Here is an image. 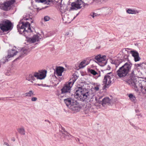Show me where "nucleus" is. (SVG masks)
<instances>
[{
    "instance_id": "33",
    "label": "nucleus",
    "mask_w": 146,
    "mask_h": 146,
    "mask_svg": "<svg viewBox=\"0 0 146 146\" xmlns=\"http://www.w3.org/2000/svg\"><path fill=\"white\" fill-rule=\"evenodd\" d=\"M37 100V98L36 97H32L31 98V101L32 102H36Z\"/></svg>"
},
{
    "instance_id": "18",
    "label": "nucleus",
    "mask_w": 146,
    "mask_h": 146,
    "mask_svg": "<svg viewBox=\"0 0 146 146\" xmlns=\"http://www.w3.org/2000/svg\"><path fill=\"white\" fill-rule=\"evenodd\" d=\"M130 52L132 56L134 57L135 62L138 61L140 60V58L139 57V54L137 52L134 51H131Z\"/></svg>"
},
{
    "instance_id": "8",
    "label": "nucleus",
    "mask_w": 146,
    "mask_h": 146,
    "mask_svg": "<svg viewBox=\"0 0 146 146\" xmlns=\"http://www.w3.org/2000/svg\"><path fill=\"white\" fill-rule=\"evenodd\" d=\"M75 1L71 4L70 9L76 10L81 8L84 6V3L83 0H74Z\"/></svg>"
},
{
    "instance_id": "19",
    "label": "nucleus",
    "mask_w": 146,
    "mask_h": 146,
    "mask_svg": "<svg viewBox=\"0 0 146 146\" xmlns=\"http://www.w3.org/2000/svg\"><path fill=\"white\" fill-rule=\"evenodd\" d=\"M89 62L86 60H83L81 61L78 64L79 68H83L89 64Z\"/></svg>"
},
{
    "instance_id": "32",
    "label": "nucleus",
    "mask_w": 146,
    "mask_h": 146,
    "mask_svg": "<svg viewBox=\"0 0 146 146\" xmlns=\"http://www.w3.org/2000/svg\"><path fill=\"white\" fill-rule=\"evenodd\" d=\"M44 19L45 21H47L49 20L50 18L48 16H46L44 17Z\"/></svg>"
},
{
    "instance_id": "28",
    "label": "nucleus",
    "mask_w": 146,
    "mask_h": 146,
    "mask_svg": "<svg viewBox=\"0 0 146 146\" xmlns=\"http://www.w3.org/2000/svg\"><path fill=\"white\" fill-rule=\"evenodd\" d=\"M62 134L65 137L67 138L71 137H72L71 135L66 131H64L62 132Z\"/></svg>"
},
{
    "instance_id": "42",
    "label": "nucleus",
    "mask_w": 146,
    "mask_h": 146,
    "mask_svg": "<svg viewBox=\"0 0 146 146\" xmlns=\"http://www.w3.org/2000/svg\"><path fill=\"white\" fill-rule=\"evenodd\" d=\"M61 78V79H62V78H63L62 77H61V78Z\"/></svg>"
},
{
    "instance_id": "13",
    "label": "nucleus",
    "mask_w": 146,
    "mask_h": 146,
    "mask_svg": "<svg viewBox=\"0 0 146 146\" xmlns=\"http://www.w3.org/2000/svg\"><path fill=\"white\" fill-rule=\"evenodd\" d=\"M15 2V0H12L11 1L5 2L2 5L3 9L5 10H7L10 9L11 5Z\"/></svg>"
},
{
    "instance_id": "27",
    "label": "nucleus",
    "mask_w": 146,
    "mask_h": 146,
    "mask_svg": "<svg viewBox=\"0 0 146 146\" xmlns=\"http://www.w3.org/2000/svg\"><path fill=\"white\" fill-rule=\"evenodd\" d=\"M25 96L28 97H31L34 95V92L32 90H30L29 92L25 94Z\"/></svg>"
},
{
    "instance_id": "9",
    "label": "nucleus",
    "mask_w": 146,
    "mask_h": 146,
    "mask_svg": "<svg viewBox=\"0 0 146 146\" xmlns=\"http://www.w3.org/2000/svg\"><path fill=\"white\" fill-rule=\"evenodd\" d=\"M12 24L8 20L3 21L0 25L1 29L3 31H7L12 29Z\"/></svg>"
},
{
    "instance_id": "44",
    "label": "nucleus",
    "mask_w": 146,
    "mask_h": 146,
    "mask_svg": "<svg viewBox=\"0 0 146 146\" xmlns=\"http://www.w3.org/2000/svg\"><path fill=\"white\" fill-rule=\"evenodd\" d=\"M114 63V64H115V63Z\"/></svg>"
},
{
    "instance_id": "1",
    "label": "nucleus",
    "mask_w": 146,
    "mask_h": 146,
    "mask_svg": "<svg viewBox=\"0 0 146 146\" xmlns=\"http://www.w3.org/2000/svg\"><path fill=\"white\" fill-rule=\"evenodd\" d=\"M94 95V94H92L88 90L80 88H78L75 93V98L82 101H92Z\"/></svg>"
},
{
    "instance_id": "36",
    "label": "nucleus",
    "mask_w": 146,
    "mask_h": 146,
    "mask_svg": "<svg viewBox=\"0 0 146 146\" xmlns=\"http://www.w3.org/2000/svg\"><path fill=\"white\" fill-rule=\"evenodd\" d=\"M111 68L110 67V66L109 65L108 66H107V69L106 70V71H108V70H110Z\"/></svg>"
},
{
    "instance_id": "10",
    "label": "nucleus",
    "mask_w": 146,
    "mask_h": 146,
    "mask_svg": "<svg viewBox=\"0 0 146 146\" xmlns=\"http://www.w3.org/2000/svg\"><path fill=\"white\" fill-rule=\"evenodd\" d=\"M131 81H128V83L131 86L134 88H137L136 84L137 82V79L138 77L134 74V70H133L130 75Z\"/></svg>"
},
{
    "instance_id": "34",
    "label": "nucleus",
    "mask_w": 146,
    "mask_h": 146,
    "mask_svg": "<svg viewBox=\"0 0 146 146\" xmlns=\"http://www.w3.org/2000/svg\"><path fill=\"white\" fill-rule=\"evenodd\" d=\"M35 1L37 2H43L45 1L46 0H35Z\"/></svg>"
},
{
    "instance_id": "4",
    "label": "nucleus",
    "mask_w": 146,
    "mask_h": 146,
    "mask_svg": "<svg viewBox=\"0 0 146 146\" xmlns=\"http://www.w3.org/2000/svg\"><path fill=\"white\" fill-rule=\"evenodd\" d=\"M18 30L20 34H23L25 32H31L30 25L28 22H20L17 26Z\"/></svg>"
},
{
    "instance_id": "15",
    "label": "nucleus",
    "mask_w": 146,
    "mask_h": 146,
    "mask_svg": "<svg viewBox=\"0 0 146 146\" xmlns=\"http://www.w3.org/2000/svg\"><path fill=\"white\" fill-rule=\"evenodd\" d=\"M19 52H18L15 49H10L8 51L7 58H9L12 57L17 54H19Z\"/></svg>"
},
{
    "instance_id": "35",
    "label": "nucleus",
    "mask_w": 146,
    "mask_h": 146,
    "mask_svg": "<svg viewBox=\"0 0 146 146\" xmlns=\"http://www.w3.org/2000/svg\"><path fill=\"white\" fill-rule=\"evenodd\" d=\"M142 91L143 93H146V87L142 89Z\"/></svg>"
},
{
    "instance_id": "14",
    "label": "nucleus",
    "mask_w": 146,
    "mask_h": 146,
    "mask_svg": "<svg viewBox=\"0 0 146 146\" xmlns=\"http://www.w3.org/2000/svg\"><path fill=\"white\" fill-rule=\"evenodd\" d=\"M62 19L64 23H69L73 20L70 16L66 13L62 14Z\"/></svg>"
},
{
    "instance_id": "11",
    "label": "nucleus",
    "mask_w": 146,
    "mask_h": 146,
    "mask_svg": "<svg viewBox=\"0 0 146 146\" xmlns=\"http://www.w3.org/2000/svg\"><path fill=\"white\" fill-rule=\"evenodd\" d=\"M73 83L71 82L66 84L62 89V93H65L69 92L70 91L71 88L72 86Z\"/></svg>"
},
{
    "instance_id": "38",
    "label": "nucleus",
    "mask_w": 146,
    "mask_h": 146,
    "mask_svg": "<svg viewBox=\"0 0 146 146\" xmlns=\"http://www.w3.org/2000/svg\"><path fill=\"white\" fill-rule=\"evenodd\" d=\"M94 13H91L90 14V16L92 17L93 18H94Z\"/></svg>"
},
{
    "instance_id": "23",
    "label": "nucleus",
    "mask_w": 146,
    "mask_h": 146,
    "mask_svg": "<svg viewBox=\"0 0 146 146\" xmlns=\"http://www.w3.org/2000/svg\"><path fill=\"white\" fill-rule=\"evenodd\" d=\"M17 131L19 133L22 135H25V131L24 127H22L18 128Z\"/></svg>"
},
{
    "instance_id": "6",
    "label": "nucleus",
    "mask_w": 146,
    "mask_h": 146,
    "mask_svg": "<svg viewBox=\"0 0 146 146\" xmlns=\"http://www.w3.org/2000/svg\"><path fill=\"white\" fill-rule=\"evenodd\" d=\"M113 80V74L111 72L107 73L104 76L103 82L104 87L105 88L109 87Z\"/></svg>"
},
{
    "instance_id": "25",
    "label": "nucleus",
    "mask_w": 146,
    "mask_h": 146,
    "mask_svg": "<svg viewBox=\"0 0 146 146\" xmlns=\"http://www.w3.org/2000/svg\"><path fill=\"white\" fill-rule=\"evenodd\" d=\"M144 65H145L144 63H143L142 64H136L135 65V69H140L143 68V66H144Z\"/></svg>"
},
{
    "instance_id": "30",
    "label": "nucleus",
    "mask_w": 146,
    "mask_h": 146,
    "mask_svg": "<svg viewBox=\"0 0 146 146\" xmlns=\"http://www.w3.org/2000/svg\"><path fill=\"white\" fill-rule=\"evenodd\" d=\"M128 96L129 99L132 102H134L135 101L136 98L132 94H129L128 95Z\"/></svg>"
},
{
    "instance_id": "3",
    "label": "nucleus",
    "mask_w": 146,
    "mask_h": 146,
    "mask_svg": "<svg viewBox=\"0 0 146 146\" xmlns=\"http://www.w3.org/2000/svg\"><path fill=\"white\" fill-rule=\"evenodd\" d=\"M132 64L130 62L125 63L117 71V73L119 77L126 76L131 69Z\"/></svg>"
},
{
    "instance_id": "24",
    "label": "nucleus",
    "mask_w": 146,
    "mask_h": 146,
    "mask_svg": "<svg viewBox=\"0 0 146 146\" xmlns=\"http://www.w3.org/2000/svg\"><path fill=\"white\" fill-rule=\"evenodd\" d=\"M100 85L99 84L95 83L93 85V89L96 91H98L100 88Z\"/></svg>"
},
{
    "instance_id": "40",
    "label": "nucleus",
    "mask_w": 146,
    "mask_h": 146,
    "mask_svg": "<svg viewBox=\"0 0 146 146\" xmlns=\"http://www.w3.org/2000/svg\"><path fill=\"white\" fill-rule=\"evenodd\" d=\"M94 18L95 17H96V16H97L98 15V14H97L94 13Z\"/></svg>"
},
{
    "instance_id": "41",
    "label": "nucleus",
    "mask_w": 146,
    "mask_h": 146,
    "mask_svg": "<svg viewBox=\"0 0 146 146\" xmlns=\"http://www.w3.org/2000/svg\"><path fill=\"white\" fill-rule=\"evenodd\" d=\"M4 98H0V100H4Z\"/></svg>"
},
{
    "instance_id": "5",
    "label": "nucleus",
    "mask_w": 146,
    "mask_h": 146,
    "mask_svg": "<svg viewBox=\"0 0 146 146\" xmlns=\"http://www.w3.org/2000/svg\"><path fill=\"white\" fill-rule=\"evenodd\" d=\"M64 102L68 108L71 110L75 111L79 110V105L76 101L70 99H67L64 100Z\"/></svg>"
},
{
    "instance_id": "22",
    "label": "nucleus",
    "mask_w": 146,
    "mask_h": 146,
    "mask_svg": "<svg viewBox=\"0 0 146 146\" xmlns=\"http://www.w3.org/2000/svg\"><path fill=\"white\" fill-rule=\"evenodd\" d=\"M88 71L89 72L92 74L93 75L96 76L97 78L100 76V74L98 73L96 71L93 69H89L88 70Z\"/></svg>"
},
{
    "instance_id": "17",
    "label": "nucleus",
    "mask_w": 146,
    "mask_h": 146,
    "mask_svg": "<svg viewBox=\"0 0 146 146\" xmlns=\"http://www.w3.org/2000/svg\"><path fill=\"white\" fill-rule=\"evenodd\" d=\"M64 68L62 67H59L56 68L55 74L57 76H62V74L64 71Z\"/></svg>"
},
{
    "instance_id": "2",
    "label": "nucleus",
    "mask_w": 146,
    "mask_h": 146,
    "mask_svg": "<svg viewBox=\"0 0 146 146\" xmlns=\"http://www.w3.org/2000/svg\"><path fill=\"white\" fill-rule=\"evenodd\" d=\"M46 70L39 72H34L27 76L26 78V80L33 83H34L35 85L43 86L42 84H39L36 83L38 82V79H44L46 76Z\"/></svg>"
},
{
    "instance_id": "20",
    "label": "nucleus",
    "mask_w": 146,
    "mask_h": 146,
    "mask_svg": "<svg viewBox=\"0 0 146 146\" xmlns=\"http://www.w3.org/2000/svg\"><path fill=\"white\" fill-rule=\"evenodd\" d=\"M122 54V58H127L128 55V51L126 49L124 48L120 52V54Z\"/></svg>"
},
{
    "instance_id": "31",
    "label": "nucleus",
    "mask_w": 146,
    "mask_h": 146,
    "mask_svg": "<svg viewBox=\"0 0 146 146\" xmlns=\"http://www.w3.org/2000/svg\"><path fill=\"white\" fill-rule=\"evenodd\" d=\"M103 10L106 11V13H109L110 10V8L108 7H106L103 8Z\"/></svg>"
},
{
    "instance_id": "39",
    "label": "nucleus",
    "mask_w": 146,
    "mask_h": 146,
    "mask_svg": "<svg viewBox=\"0 0 146 146\" xmlns=\"http://www.w3.org/2000/svg\"><path fill=\"white\" fill-rule=\"evenodd\" d=\"M65 35L66 36L69 35V32H66L65 34Z\"/></svg>"
},
{
    "instance_id": "12",
    "label": "nucleus",
    "mask_w": 146,
    "mask_h": 146,
    "mask_svg": "<svg viewBox=\"0 0 146 146\" xmlns=\"http://www.w3.org/2000/svg\"><path fill=\"white\" fill-rule=\"evenodd\" d=\"M40 39L39 35H34L33 37L27 38V40L30 43H34L38 42Z\"/></svg>"
},
{
    "instance_id": "7",
    "label": "nucleus",
    "mask_w": 146,
    "mask_h": 146,
    "mask_svg": "<svg viewBox=\"0 0 146 146\" xmlns=\"http://www.w3.org/2000/svg\"><path fill=\"white\" fill-rule=\"evenodd\" d=\"M95 59L96 60V62L101 66H104L107 63L106 57V55H98L95 56Z\"/></svg>"
},
{
    "instance_id": "37",
    "label": "nucleus",
    "mask_w": 146,
    "mask_h": 146,
    "mask_svg": "<svg viewBox=\"0 0 146 146\" xmlns=\"http://www.w3.org/2000/svg\"><path fill=\"white\" fill-rule=\"evenodd\" d=\"M29 17H24L23 19L24 20H28L29 19Z\"/></svg>"
},
{
    "instance_id": "29",
    "label": "nucleus",
    "mask_w": 146,
    "mask_h": 146,
    "mask_svg": "<svg viewBox=\"0 0 146 146\" xmlns=\"http://www.w3.org/2000/svg\"><path fill=\"white\" fill-rule=\"evenodd\" d=\"M60 9L61 12H64L66 10V6L64 5H60Z\"/></svg>"
},
{
    "instance_id": "16",
    "label": "nucleus",
    "mask_w": 146,
    "mask_h": 146,
    "mask_svg": "<svg viewBox=\"0 0 146 146\" xmlns=\"http://www.w3.org/2000/svg\"><path fill=\"white\" fill-rule=\"evenodd\" d=\"M31 50L30 48H23L19 52V55L20 57H21L24 54H27Z\"/></svg>"
},
{
    "instance_id": "43",
    "label": "nucleus",
    "mask_w": 146,
    "mask_h": 146,
    "mask_svg": "<svg viewBox=\"0 0 146 146\" xmlns=\"http://www.w3.org/2000/svg\"><path fill=\"white\" fill-rule=\"evenodd\" d=\"M91 82H89V83H88V84H89L90 83H91Z\"/></svg>"
},
{
    "instance_id": "21",
    "label": "nucleus",
    "mask_w": 146,
    "mask_h": 146,
    "mask_svg": "<svg viewBox=\"0 0 146 146\" xmlns=\"http://www.w3.org/2000/svg\"><path fill=\"white\" fill-rule=\"evenodd\" d=\"M111 102V100L108 97H106L103 99L102 100V104L104 106L105 105L110 104Z\"/></svg>"
},
{
    "instance_id": "26",
    "label": "nucleus",
    "mask_w": 146,
    "mask_h": 146,
    "mask_svg": "<svg viewBox=\"0 0 146 146\" xmlns=\"http://www.w3.org/2000/svg\"><path fill=\"white\" fill-rule=\"evenodd\" d=\"M127 12L129 14H135L138 13V11L134 9H128L127 10Z\"/></svg>"
}]
</instances>
